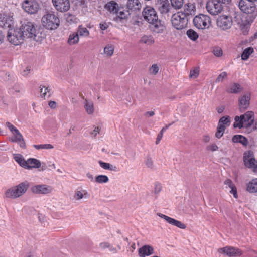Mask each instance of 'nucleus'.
I'll return each instance as SVG.
<instances>
[{"mask_svg":"<svg viewBox=\"0 0 257 257\" xmlns=\"http://www.w3.org/2000/svg\"><path fill=\"white\" fill-rule=\"evenodd\" d=\"M142 15L144 20L151 25V28L154 32L159 33L164 31L165 26L159 20L157 12L153 7L146 6L143 9Z\"/></svg>","mask_w":257,"mask_h":257,"instance_id":"1","label":"nucleus"},{"mask_svg":"<svg viewBox=\"0 0 257 257\" xmlns=\"http://www.w3.org/2000/svg\"><path fill=\"white\" fill-rule=\"evenodd\" d=\"M42 26L48 30H55L60 25V19L53 11H47L42 17Z\"/></svg>","mask_w":257,"mask_h":257,"instance_id":"2","label":"nucleus"},{"mask_svg":"<svg viewBox=\"0 0 257 257\" xmlns=\"http://www.w3.org/2000/svg\"><path fill=\"white\" fill-rule=\"evenodd\" d=\"M29 183L27 181L22 182L7 189L4 196L9 199H16L23 195L28 190Z\"/></svg>","mask_w":257,"mask_h":257,"instance_id":"3","label":"nucleus"},{"mask_svg":"<svg viewBox=\"0 0 257 257\" xmlns=\"http://www.w3.org/2000/svg\"><path fill=\"white\" fill-rule=\"evenodd\" d=\"M188 21L187 16L183 13L182 11L173 14L171 17L172 26L177 30H182L186 27Z\"/></svg>","mask_w":257,"mask_h":257,"instance_id":"4","label":"nucleus"},{"mask_svg":"<svg viewBox=\"0 0 257 257\" xmlns=\"http://www.w3.org/2000/svg\"><path fill=\"white\" fill-rule=\"evenodd\" d=\"M22 32L20 28L10 29L7 35L8 41L14 45H18L22 43L24 38Z\"/></svg>","mask_w":257,"mask_h":257,"instance_id":"5","label":"nucleus"},{"mask_svg":"<svg viewBox=\"0 0 257 257\" xmlns=\"http://www.w3.org/2000/svg\"><path fill=\"white\" fill-rule=\"evenodd\" d=\"M240 10L244 13L253 16L257 15V9L254 2L248 0H240L238 3Z\"/></svg>","mask_w":257,"mask_h":257,"instance_id":"6","label":"nucleus"},{"mask_svg":"<svg viewBox=\"0 0 257 257\" xmlns=\"http://www.w3.org/2000/svg\"><path fill=\"white\" fill-rule=\"evenodd\" d=\"M193 22L196 28L201 29L208 28L211 23L210 17L204 14L196 16L194 18Z\"/></svg>","mask_w":257,"mask_h":257,"instance_id":"7","label":"nucleus"},{"mask_svg":"<svg viewBox=\"0 0 257 257\" xmlns=\"http://www.w3.org/2000/svg\"><path fill=\"white\" fill-rule=\"evenodd\" d=\"M22 31L24 37L29 38L31 39H35L37 30L33 23L31 22H27L22 24L21 28H20Z\"/></svg>","mask_w":257,"mask_h":257,"instance_id":"8","label":"nucleus"},{"mask_svg":"<svg viewBox=\"0 0 257 257\" xmlns=\"http://www.w3.org/2000/svg\"><path fill=\"white\" fill-rule=\"evenodd\" d=\"M243 162L245 167L251 169L253 172L257 173V161L252 151H247L244 153Z\"/></svg>","mask_w":257,"mask_h":257,"instance_id":"9","label":"nucleus"},{"mask_svg":"<svg viewBox=\"0 0 257 257\" xmlns=\"http://www.w3.org/2000/svg\"><path fill=\"white\" fill-rule=\"evenodd\" d=\"M206 9L212 15H217L223 10V5L220 0H212L207 3Z\"/></svg>","mask_w":257,"mask_h":257,"instance_id":"10","label":"nucleus"},{"mask_svg":"<svg viewBox=\"0 0 257 257\" xmlns=\"http://www.w3.org/2000/svg\"><path fill=\"white\" fill-rule=\"evenodd\" d=\"M217 26L221 30L225 31L230 29L232 25L231 17L226 15H221L218 17L216 21Z\"/></svg>","mask_w":257,"mask_h":257,"instance_id":"11","label":"nucleus"},{"mask_svg":"<svg viewBox=\"0 0 257 257\" xmlns=\"http://www.w3.org/2000/svg\"><path fill=\"white\" fill-rule=\"evenodd\" d=\"M13 15L10 12H3L0 14V27L9 28L13 24Z\"/></svg>","mask_w":257,"mask_h":257,"instance_id":"12","label":"nucleus"},{"mask_svg":"<svg viewBox=\"0 0 257 257\" xmlns=\"http://www.w3.org/2000/svg\"><path fill=\"white\" fill-rule=\"evenodd\" d=\"M23 8L26 12L32 14L38 12L39 5L35 0H26L23 4Z\"/></svg>","mask_w":257,"mask_h":257,"instance_id":"13","label":"nucleus"},{"mask_svg":"<svg viewBox=\"0 0 257 257\" xmlns=\"http://www.w3.org/2000/svg\"><path fill=\"white\" fill-rule=\"evenodd\" d=\"M156 6L158 10L162 15H169L171 10L169 0H157Z\"/></svg>","mask_w":257,"mask_h":257,"instance_id":"14","label":"nucleus"},{"mask_svg":"<svg viewBox=\"0 0 257 257\" xmlns=\"http://www.w3.org/2000/svg\"><path fill=\"white\" fill-rule=\"evenodd\" d=\"M55 9L60 12L68 11L70 8L69 0H52Z\"/></svg>","mask_w":257,"mask_h":257,"instance_id":"15","label":"nucleus"},{"mask_svg":"<svg viewBox=\"0 0 257 257\" xmlns=\"http://www.w3.org/2000/svg\"><path fill=\"white\" fill-rule=\"evenodd\" d=\"M218 252L229 257L239 256L242 254L240 249L232 246L220 248L218 249Z\"/></svg>","mask_w":257,"mask_h":257,"instance_id":"16","label":"nucleus"},{"mask_svg":"<svg viewBox=\"0 0 257 257\" xmlns=\"http://www.w3.org/2000/svg\"><path fill=\"white\" fill-rule=\"evenodd\" d=\"M31 190L36 194H45L51 193L52 191V188L50 186L42 184L33 186L31 188Z\"/></svg>","mask_w":257,"mask_h":257,"instance_id":"17","label":"nucleus"},{"mask_svg":"<svg viewBox=\"0 0 257 257\" xmlns=\"http://www.w3.org/2000/svg\"><path fill=\"white\" fill-rule=\"evenodd\" d=\"M157 215L163 218L167 222L170 224L176 226L181 229H185L186 227L185 224L183 223L179 220H177L174 218H171L160 213H158Z\"/></svg>","mask_w":257,"mask_h":257,"instance_id":"18","label":"nucleus"},{"mask_svg":"<svg viewBox=\"0 0 257 257\" xmlns=\"http://www.w3.org/2000/svg\"><path fill=\"white\" fill-rule=\"evenodd\" d=\"M241 118L243 120L244 128H248L252 125L254 122V113L251 111H248L241 115Z\"/></svg>","mask_w":257,"mask_h":257,"instance_id":"19","label":"nucleus"},{"mask_svg":"<svg viewBox=\"0 0 257 257\" xmlns=\"http://www.w3.org/2000/svg\"><path fill=\"white\" fill-rule=\"evenodd\" d=\"M13 136L9 138L12 142H16L19 144L20 147L25 148L26 147L25 142L22 134L19 131L13 133Z\"/></svg>","mask_w":257,"mask_h":257,"instance_id":"20","label":"nucleus"},{"mask_svg":"<svg viewBox=\"0 0 257 257\" xmlns=\"http://www.w3.org/2000/svg\"><path fill=\"white\" fill-rule=\"evenodd\" d=\"M195 12L196 7L194 4L188 3L184 5L182 12L187 16L188 19H189L190 16L194 15Z\"/></svg>","mask_w":257,"mask_h":257,"instance_id":"21","label":"nucleus"},{"mask_svg":"<svg viewBox=\"0 0 257 257\" xmlns=\"http://www.w3.org/2000/svg\"><path fill=\"white\" fill-rule=\"evenodd\" d=\"M126 6L131 12H137L141 10L142 4L140 0H127Z\"/></svg>","mask_w":257,"mask_h":257,"instance_id":"22","label":"nucleus"},{"mask_svg":"<svg viewBox=\"0 0 257 257\" xmlns=\"http://www.w3.org/2000/svg\"><path fill=\"white\" fill-rule=\"evenodd\" d=\"M246 190L250 193L257 192V178L251 179L246 183Z\"/></svg>","mask_w":257,"mask_h":257,"instance_id":"23","label":"nucleus"},{"mask_svg":"<svg viewBox=\"0 0 257 257\" xmlns=\"http://www.w3.org/2000/svg\"><path fill=\"white\" fill-rule=\"evenodd\" d=\"M250 100V95L246 94L240 97L239 100V105L240 109L245 110L247 109L249 105Z\"/></svg>","mask_w":257,"mask_h":257,"instance_id":"24","label":"nucleus"},{"mask_svg":"<svg viewBox=\"0 0 257 257\" xmlns=\"http://www.w3.org/2000/svg\"><path fill=\"white\" fill-rule=\"evenodd\" d=\"M153 248L148 245H145L140 248L139 249V255L140 257H145L153 254Z\"/></svg>","mask_w":257,"mask_h":257,"instance_id":"25","label":"nucleus"},{"mask_svg":"<svg viewBox=\"0 0 257 257\" xmlns=\"http://www.w3.org/2000/svg\"><path fill=\"white\" fill-rule=\"evenodd\" d=\"M90 195L86 190L82 189H77L75 192L74 199L79 200L82 199H87Z\"/></svg>","mask_w":257,"mask_h":257,"instance_id":"26","label":"nucleus"},{"mask_svg":"<svg viewBox=\"0 0 257 257\" xmlns=\"http://www.w3.org/2000/svg\"><path fill=\"white\" fill-rule=\"evenodd\" d=\"M26 166H25V168H39L41 166V162L36 159L29 158L26 160Z\"/></svg>","mask_w":257,"mask_h":257,"instance_id":"27","label":"nucleus"},{"mask_svg":"<svg viewBox=\"0 0 257 257\" xmlns=\"http://www.w3.org/2000/svg\"><path fill=\"white\" fill-rule=\"evenodd\" d=\"M232 141L233 143H239L244 146H246L248 144L247 139L241 135H236L233 136Z\"/></svg>","mask_w":257,"mask_h":257,"instance_id":"28","label":"nucleus"},{"mask_svg":"<svg viewBox=\"0 0 257 257\" xmlns=\"http://www.w3.org/2000/svg\"><path fill=\"white\" fill-rule=\"evenodd\" d=\"M84 107L88 114H92L94 111V104L92 101L85 99L84 101Z\"/></svg>","mask_w":257,"mask_h":257,"instance_id":"29","label":"nucleus"},{"mask_svg":"<svg viewBox=\"0 0 257 257\" xmlns=\"http://www.w3.org/2000/svg\"><path fill=\"white\" fill-rule=\"evenodd\" d=\"M115 14L120 19H125L128 17L131 13L129 10H126L123 8H119Z\"/></svg>","mask_w":257,"mask_h":257,"instance_id":"30","label":"nucleus"},{"mask_svg":"<svg viewBox=\"0 0 257 257\" xmlns=\"http://www.w3.org/2000/svg\"><path fill=\"white\" fill-rule=\"evenodd\" d=\"M98 163L100 167L104 169L114 172H117L118 171V168L116 166H114L108 163L104 162L101 160L99 161Z\"/></svg>","mask_w":257,"mask_h":257,"instance_id":"31","label":"nucleus"},{"mask_svg":"<svg viewBox=\"0 0 257 257\" xmlns=\"http://www.w3.org/2000/svg\"><path fill=\"white\" fill-rule=\"evenodd\" d=\"M105 8L110 12L115 14L119 8L118 5L116 2L111 1L105 5Z\"/></svg>","mask_w":257,"mask_h":257,"instance_id":"32","label":"nucleus"},{"mask_svg":"<svg viewBox=\"0 0 257 257\" xmlns=\"http://www.w3.org/2000/svg\"><path fill=\"white\" fill-rule=\"evenodd\" d=\"M241 90L240 84L234 83L230 85L226 89V91L231 93H238Z\"/></svg>","mask_w":257,"mask_h":257,"instance_id":"33","label":"nucleus"},{"mask_svg":"<svg viewBox=\"0 0 257 257\" xmlns=\"http://www.w3.org/2000/svg\"><path fill=\"white\" fill-rule=\"evenodd\" d=\"M140 43L150 45L154 43V39L151 35H144L141 37L140 40Z\"/></svg>","mask_w":257,"mask_h":257,"instance_id":"34","label":"nucleus"},{"mask_svg":"<svg viewBox=\"0 0 257 257\" xmlns=\"http://www.w3.org/2000/svg\"><path fill=\"white\" fill-rule=\"evenodd\" d=\"M79 41V38L78 33L74 32L70 34L68 39V43L70 45H75L77 44Z\"/></svg>","mask_w":257,"mask_h":257,"instance_id":"35","label":"nucleus"},{"mask_svg":"<svg viewBox=\"0 0 257 257\" xmlns=\"http://www.w3.org/2000/svg\"><path fill=\"white\" fill-rule=\"evenodd\" d=\"M76 33H78V36L80 37H87L89 35V31L88 30L82 25L78 26Z\"/></svg>","mask_w":257,"mask_h":257,"instance_id":"36","label":"nucleus"},{"mask_svg":"<svg viewBox=\"0 0 257 257\" xmlns=\"http://www.w3.org/2000/svg\"><path fill=\"white\" fill-rule=\"evenodd\" d=\"M114 51V46L112 45H107L104 48L103 50V54L107 57H111Z\"/></svg>","mask_w":257,"mask_h":257,"instance_id":"37","label":"nucleus"},{"mask_svg":"<svg viewBox=\"0 0 257 257\" xmlns=\"http://www.w3.org/2000/svg\"><path fill=\"white\" fill-rule=\"evenodd\" d=\"M253 51V49L251 47L245 49L241 54V59L243 60H247Z\"/></svg>","mask_w":257,"mask_h":257,"instance_id":"38","label":"nucleus"},{"mask_svg":"<svg viewBox=\"0 0 257 257\" xmlns=\"http://www.w3.org/2000/svg\"><path fill=\"white\" fill-rule=\"evenodd\" d=\"M14 159L21 167L25 168L26 166V160L24 159L23 156L20 154H15L14 156Z\"/></svg>","mask_w":257,"mask_h":257,"instance_id":"39","label":"nucleus"},{"mask_svg":"<svg viewBox=\"0 0 257 257\" xmlns=\"http://www.w3.org/2000/svg\"><path fill=\"white\" fill-rule=\"evenodd\" d=\"M235 122L233 124V126L234 128H242L244 127L243 120H242V118H241V115L240 116H236L235 117Z\"/></svg>","mask_w":257,"mask_h":257,"instance_id":"40","label":"nucleus"},{"mask_svg":"<svg viewBox=\"0 0 257 257\" xmlns=\"http://www.w3.org/2000/svg\"><path fill=\"white\" fill-rule=\"evenodd\" d=\"M230 124V120L228 116L222 117L219 120L218 125L220 126H228Z\"/></svg>","mask_w":257,"mask_h":257,"instance_id":"41","label":"nucleus"},{"mask_svg":"<svg viewBox=\"0 0 257 257\" xmlns=\"http://www.w3.org/2000/svg\"><path fill=\"white\" fill-rule=\"evenodd\" d=\"M95 181L98 183H106L109 181V178L106 175H99L96 176Z\"/></svg>","mask_w":257,"mask_h":257,"instance_id":"42","label":"nucleus"},{"mask_svg":"<svg viewBox=\"0 0 257 257\" xmlns=\"http://www.w3.org/2000/svg\"><path fill=\"white\" fill-rule=\"evenodd\" d=\"M187 35L192 41H196L198 38V34L192 29H189L187 31Z\"/></svg>","mask_w":257,"mask_h":257,"instance_id":"43","label":"nucleus"},{"mask_svg":"<svg viewBox=\"0 0 257 257\" xmlns=\"http://www.w3.org/2000/svg\"><path fill=\"white\" fill-rule=\"evenodd\" d=\"M184 2V0H171V6L175 9L181 8Z\"/></svg>","mask_w":257,"mask_h":257,"instance_id":"44","label":"nucleus"},{"mask_svg":"<svg viewBox=\"0 0 257 257\" xmlns=\"http://www.w3.org/2000/svg\"><path fill=\"white\" fill-rule=\"evenodd\" d=\"M50 89L49 87L43 86L40 88V93L41 96L45 98L46 97H48L50 95Z\"/></svg>","mask_w":257,"mask_h":257,"instance_id":"45","label":"nucleus"},{"mask_svg":"<svg viewBox=\"0 0 257 257\" xmlns=\"http://www.w3.org/2000/svg\"><path fill=\"white\" fill-rule=\"evenodd\" d=\"M33 147L37 150L40 149H52L54 148L53 146L50 144L34 145Z\"/></svg>","mask_w":257,"mask_h":257,"instance_id":"46","label":"nucleus"},{"mask_svg":"<svg viewBox=\"0 0 257 257\" xmlns=\"http://www.w3.org/2000/svg\"><path fill=\"white\" fill-rule=\"evenodd\" d=\"M171 124H169L168 125H166V126L163 127L161 130L160 131V133L158 134V136H157V139H156V144H158L159 143H160V141H161V140L162 139V137H163V134L164 133V132H165L166 131V130L168 128V127L169 126H170Z\"/></svg>","mask_w":257,"mask_h":257,"instance_id":"47","label":"nucleus"},{"mask_svg":"<svg viewBox=\"0 0 257 257\" xmlns=\"http://www.w3.org/2000/svg\"><path fill=\"white\" fill-rule=\"evenodd\" d=\"M225 128V126H220L218 125L217 131L215 134L216 137L218 139L220 138L223 136Z\"/></svg>","mask_w":257,"mask_h":257,"instance_id":"48","label":"nucleus"},{"mask_svg":"<svg viewBox=\"0 0 257 257\" xmlns=\"http://www.w3.org/2000/svg\"><path fill=\"white\" fill-rule=\"evenodd\" d=\"M159 68L156 64H153L149 69L150 73L153 75H156L159 71Z\"/></svg>","mask_w":257,"mask_h":257,"instance_id":"49","label":"nucleus"},{"mask_svg":"<svg viewBox=\"0 0 257 257\" xmlns=\"http://www.w3.org/2000/svg\"><path fill=\"white\" fill-rule=\"evenodd\" d=\"M227 76V73L226 72H223L221 73L216 78L215 82L216 83H218L220 82L223 81V79L226 78Z\"/></svg>","mask_w":257,"mask_h":257,"instance_id":"50","label":"nucleus"},{"mask_svg":"<svg viewBox=\"0 0 257 257\" xmlns=\"http://www.w3.org/2000/svg\"><path fill=\"white\" fill-rule=\"evenodd\" d=\"M162 190V186L160 183H157L155 185V188L154 189V193L157 196Z\"/></svg>","mask_w":257,"mask_h":257,"instance_id":"51","label":"nucleus"},{"mask_svg":"<svg viewBox=\"0 0 257 257\" xmlns=\"http://www.w3.org/2000/svg\"><path fill=\"white\" fill-rule=\"evenodd\" d=\"M6 126L9 129V130L13 133H15L16 131H19L14 125L11 124L9 122H7L6 123Z\"/></svg>","mask_w":257,"mask_h":257,"instance_id":"52","label":"nucleus"},{"mask_svg":"<svg viewBox=\"0 0 257 257\" xmlns=\"http://www.w3.org/2000/svg\"><path fill=\"white\" fill-rule=\"evenodd\" d=\"M213 54L217 57L221 56L223 53L221 48L219 47L215 48L213 50Z\"/></svg>","mask_w":257,"mask_h":257,"instance_id":"53","label":"nucleus"},{"mask_svg":"<svg viewBox=\"0 0 257 257\" xmlns=\"http://www.w3.org/2000/svg\"><path fill=\"white\" fill-rule=\"evenodd\" d=\"M198 75L199 70L197 68H195L190 71L189 76L191 78H196Z\"/></svg>","mask_w":257,"mask_h":257,"instance_id":"54","label":"nucleus"},{"mask_svg":"<svg viewBox=\"0 0 257 257\" xmlns=\"http://www.w3.org/2000/svg\"><path fill=\"white\" fill-rule=\"evenodd\" d=\"M65 19L68 22H74L75 20V16L70 14H67L65 15Z\"/></svg>","mask_w":257,"mask_h":257,"instance_id":"55","label":"nucleus"},{"mask_svg":"<svg viewBox=\"0 0 257 257\" xmlns=\"http://www.w3.org/2000/svg\"><path fill=\"white\" fill-rule=\"evenodd\" d=\"M145 164L148 168H153V161L150 158H148L145 161Z\"/></svg>","mask_w":257,"mask_h":257,"instance_id":"56","label":"nucleus"},{"mask_svg":"<svg viewBox=\"0 0 257 257\" xmlns=\"http://www.w3.org/2000/svg\"><path fill=\"white\" fill-rule=\"evenodd\" d=\"M230 190L229 192L233 195V197L235 198H237L238 197L237 189L234 186L233 187L230 188Z\"/></svg>","mask_w":257,"mask_h":257,"instance_id":"57","label":"nucleus"},{"mask_svg":"<svg viewBox=\"0 0 257 257\" xmlns=\"http://www.w3.org/2000/svg\"><path fill=\"white\" fill-rule=\"evenodd\" d=\"M224 184L227 186L229 188L233 187L235 185L233 183L232 181L229 179L225 180Z\"/></svg>","mask_w":257,"mask_h":257,"instance_id":"58","label":"nucleus"},{"mask_svg":"<svg viewBox=\"0 0 257 257\" xmlns=\"http://www.w3.org/2000/svg\"><path fill=\"white\" fill-rule=\"evenodd\" d=\"M110 244L107 242H101L99 244V247L101 249H105L107 248H109L110 247Z\"/></svg>","mask_w":257,"mask_h":257,"instance_id":"59","label":"nucleus"},{"mask_svg":"<svg viewBox=\"0 0 257 257\" xmlns=\"http://www.w3.org/2000/svg\"><path fill=\"white\" fill-rule=\"evenodd\" d=\"M100 130V128L98 126H95L93 131L91 133V134L95 137L99 133Z\"/></svg>","mask_w":257,"mask_h":257,"instance_id":"60","label":"nucleus"},{"mask_svg":"<svg viewBox=\"0 0 257 257\" xmlns=\"http://www.w3.org/2000/svg\"><path fill=\"white\" fill-rule=\"evenodd\" d=\"M218 149L217 146L216 144H212L209 146V149L212 151H215L217 150Z\"/></svg>","mask_w":257,"mask_h":257,"instance_id":"61","label":"nucleus"},{"mask_svg":"<svg viewBox=\"0 0 257 257\" xmlns=\"http://www.w3.org/2000/svg\"><path fill=\"white\" fill-rule=\"evenodd\" d=\"M99 27L102 30H105L107 29L108 25L106 23H103L99 24Z\"/></svg>","mask_w":257,"mask_h":257,"instance_id":"62","label":"nucleus"},{"mask_svg":"<svg viewBox=\"0 0 257 257\" xmlns=\"http://www.w3.org/2000/svg\"><path fill=\"white\" fill-rule=\"evenodd\" d=\"M49 106L52 109H55L56 108L57 104L55 101H51L49 102Z\"/></svg>","mask_w":257,"mask_h":257,"instance_id":"63","label":"nucleus"},{"mask_svg":"<svg viewBox=\"0 0 257 257\" xmlns=\"http://www.w3.org/2000/svg\"><path fill=\"white\" fill-rule=\"evenodd\" d=\"M154 114H155V112L153 111H147L145 113L144 116H145L146 117H147V116L148 117H152V116H154Z\"/></svg>","mask_w":257,"mask_h":257,"instance_id":"64","label":"nucleus"}]
</instances>
